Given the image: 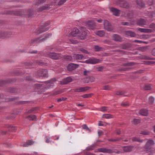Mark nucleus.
<instances>
[{"instance_id":"19","label":"nucleus","mask_w":155,"mask_h":155,"mask_svg":"<svg viewBox=\"0 0 155 155\" xmlns=\"http://www.w3.org/2000/svg\"><path fill=\"white\" fill-rule=\"evenodd\" d=\"M134 147L133 146L130 145L129 146H124L123 147L124 151L125 152H130L132 151Z\"/></svg>"},{"instance_id":"45","label":"nucleus","mask_w":155,"mask_h":155,"mask_svg":"<svg viewBox=\"0 0 155 155\" xmlns=\"http://www.w3.org/2000/svg\"><path fill=\"white\" fill-rule=\"evenodd\" d=\"M57 81L55 78H53L51 80L45 82V83H48L50 84H53V83Z\"/></svg>"},{"instance_id":"7","label":"nucleus","mask_w":155,"mask_h":155,"mask_svg":"<svg viewBox=\"0 0 155 155\" xmlns=\"http://www.w3.org/2000/svg\"><path fill=\"white\" fill-rule=\"evenodd\" d=\"M45 56L54 60H58L60 58L61 56L59 54L55 52H48Z\"/></svg>"},{"instance_id":"13","label":"nucleus","mask_w":155,"mask_h":155,"mask_svg":"<svg viewBox=\"0 0 155 155\" xmlns=\"http://www.w3.org/2000/svg\"><path fill=\"white\" fill-rule=\"evenodd\" d=\"M79 65L74 63H70L67 66V70L69 71H72L77 68Z\"/></svg>"},{"instance_id":"40","label":"nucleus","mask_w":155,"mask_h":155,"mask_svg":"<svg viewBox=\"0 0 155 155\" xmlns=\"http://www.w3.org/2000/svg\"><path fill=\"white\" fill-rule=\"evenodd\" d=\"M147 111L145 109H143L140 110V113L141 115L146 116L147 115Z\"/></svg>"},{"instance_id":"31","label":"nucleus","mask_w":155,"mask_h":155,"mask_svg":"<svg viewBox=\"0 0 155 155\" xmlns=\"http://www.w3.org/2000/svg\"><path fill=\"white\" fill-rule=\"evenodd\" d=\"M63 58L67 61H72L73 60L72 57L70 55H64Z\"/></svg>"},{"instance_id":"17","label":"nucleus","mask_w":155,"mask_h":155,"mask_svg":"<svg viewBox=\"0 0 155 155\" xmlns=\"http://www.w3.org/2000/svg\"><path fill=\"white\" fill-rule=\"evenodd\" d=\"M72 79L70 77H68L64 79L61 81H60V84H66L68 83L71 82Z\"/></svg>"},{"instance_id":"52","label":"nucleus","mask_w":155,"mask_h":155,"mask_svg":"<svg viewBox=\"0 0 155 155\" xmlns=\"http://www.w3.org/2000/svg\"><path fill=\"white\" fill-rule=\"evenodd\" d=\"M31 102L28 101H20L18 102V104H29Z\"/></svg>"},{"instance_id":"37","label":"nucleus","mask_w":155,"mask_h":155,"mask_svg":"<svg viewBox=\"0 0 155 155\" xmlns=\"http://www.w3.org/2000/svg\"><path fill=\"white\" fill-rule=\"evenodd\" d=\"M126 93V92L124 91H117L115 92V94L117 95L126 96L125 95Z\"/></svg>"},{"instance_id":"51","label":"nucleus","mask_w":155,"mask_h":155,"mask_svg":"<svg viewBox=\"0 0 155 155\" xmlns=\"http://www.w3.org/2000/svg\"><path fill=\"white\" fill-rule=\"evenodd\" d=\"M140 122V120L139 119H134L133 120V121L132 122L133 124H134L135 125H137L139 124Z\"/></svg>"},{"instance_id":"36","label":"nucleus","mask_w":155,"mask_h":155,"mask_svg":"<svg viewBox=\"0 0 155 155\" xmlns=\"http://www.w3.org/2000/svg\"><path fill=\"white\" fill-rule=\"evenodd\" d=\"M95 33L100 37H103L105 35V33L104 31H96Z\"/></svg>"},{"instance_id":"47","label":"nucleus","mask_w":155,"mask_h":155,"mask_svg":"<svg viewBox=\"0 0 155 155\" xmlns=\"http://www.w3.org/2000/svg\"><path fill=\"white\" fill-rule=\"evenodd\" d=\"M151 85L149 84H147L145 85L144 87V89L145 90H150L151 89Z\"/></svg>"},{"instance_id":"3","label":"nucleus","mask_w":155,"mask_h":155,"mask_svg":"<svg viewBox=\"0 0 155 155\" xmlns=\"http://www.w3.org/2000/svg\"><path fill=\"white\" fill-rule=\"evenodd\" d=\"M50 24V21H47L45 22L43 25L39 28L35 32V33L37 34H39L41 33L48 31V28L45 27L49 25Z\"/></svg>"},{"instance_id":"54","label":"nucleus","mask_w":155,"mask_h":155,"mask_svg":"<svg viewBox=\"0 0 155 155\" xmlns=\"http://www.w3.org/2000/svg\"><path fill=\"white\" fill-rule=\"evenodd\" d=\"M93 94L92 93L87 94H84L82 95L81 96L83 98H87L91 97Z\"/></svg>"},{"instance_id":"25","label":"nucleus","mask_w":155,"mask_h":155,"mask_svg":"<svg viewBox=\"0 0 155 155\" xmlns=\"http://www.w3.org/2000/svg\"><path fill=\"white\" fill-rule=\"evenodd\" d=\"M137 4L138 6V8H141L145 7V4L141 0H137L136 1Z\"/></svg>"},{"instance_id":"29","label":"nucleus","mask_w":155,"mask_h":155,"mask_svg":"<svg viewBox=\"0 0 155 155\" xmlns=\"http://www.w3.org/2000/svg\"><path fill=\"white\" fill-rule=\"evenodd\" d=\"M145 140H148V141L146 143L145 147H150L149 146H152L154 144V142L153 140L151 139L148 140L147 139H146Z\"/></svg>"},{"instance_id":"59","label":"nucleus","mask_w":155,"mask_h":155,"mask_svg":"<svg viewBox=\"0 0 155 155\" xmlns=\"http://www.w3.org/2000/svg\"><path fill=\"white\" fill-rule=\"evenodd\" d=\"M16 116L15 114H12L9 117H7V118L8 119H12L16 117Z\"/></svg>"},{"instance_id":"43","label":"nucleus","mask_w":155,"mask_h":155,"mask_svg":"<svg viewBox=\"0 0 155 155\" xmlns=\"http://www.w3.org/2000/svg\"><path fill=\"white\" fill-rule=\"evenodd\" d=\"M97 145L96 143H94L92 144V145L87 147L86 148V150L87 151H90L94 149V147Z\"/></svg>"},{"instance_id":"39","label":"nucleus","mask_w":155,"mask_h":155,"mask_svg":"<svg viewBox=\"0 0 155 155\" xmlns=\"http://www.w3.org/2000/svg\"><path fill=\"white\" fill-rule=\"evenodd\" d=\"M141 58L143 60H154L155 58L150 57L146 55H142L141 56Z\"/></svg>"},{"instance_id":"33","label":"nucleus","mask_w":155,"mask_h":155,"mask_svg":"<svg viewBox=\"0 0 155 155\" xmlns=\"http://www.w3.org/2000/svg\"><path fill=\"white\" fill-rule=\"evenodd\" d=\"M17 89L12 87H8L7 89V91L10 93H15L17 92Z\"/></svg>"},{"instance_id":"12","label":"nucleus","mask_w":155,"mask_h":155,"mask_svg":"<svg viewBox=\"0 0 155 155\" xmlns=\"http://www.w3.org/2000/svg\"><path fill=\"white\" fill-rule=\"evenodd\" d=\"M90 88L89 87H81L79 88H77L74 89L72 90L74 92H81L86 91Z\"/></svg>"},{"instance_id":"5","label":"nucleus","mask_w":155,"mask_h":155,"mask_svg":"<svg viewBox=\"0 0 155 155\" xmlns=\"http://www.w3.org/2000/svg\"><path fill=\"white\" fill-rule=\"evenodd\" d=\"M97 150L98 152H99L107 153H119L120 152L119 151L117 150H114L110 149H108L104 147L98 148L97 149Z\"/></svg>"},{"instance_id":"11","label":"nucleus","mask_w":155,"mask_h":155,"mask_svg":"<svg viewBox=\"0 0 155 155\" xmlns=\"http://www.w3.org/2000/svg\"><path fill=\"white\" fill-rule=\"evenodd\" d=\"M103 25L104 28L107 31H111L114 29L111 24L107 20L104 21Z\"/></svg>"},{"instance_id":"48","label":"nucleus","mask_w":155,"mask_h":155,"mask_svg":"<svg viewBox=\"0 0 155 155\" xmlns=\"http://www.w3.org/2000/svg\"><path fill=\"white\" fill-rule=\"evenodd\" d=\"M149 47V46H143L140 48L139 49L142 51L144 52L148 49Z\"/></svg>"},{"instance_id":"42","label":"nucleus","mask_w":155,"mask_h":155,"mask_svg":"<svg viewBox=\"0 0 155 155\" xmlns=\"http://www.w3.org/2000/svg\"><path fill=\"white\" fill-rule=\"evenodd\" d=\"M123 138L122 137H118L115 139H108L109 141L117 142L121 140H122Z\"/></svg>"},{"instance_id":"58","label":"nucleus","mask_w":155,"mask_h":155,"mask_svg":"<svg viewBox=\"0 0 155 155\" xmlns=\"http://www.w3.org/2000/svg\"><path fill=\"white\" fill-rule=\"evenodd\" d=\"M67 0H60L58 3L57 5L60 6L63 5L66 1Z\"/></svg>"},{"instance_id":"23","label":"nucleus","mask_w":155,"mask_h":155,"mask_svg":"<svg viewBox=\"0 0 155 155\" xmlns=\"http://www.w3.org/2000/svg\"><path fill=\"white\" fill-rule=\"evenodd\" d=\"M34 142L31 140H28L25 143H23L21 146L23 147H27L28 146L31 145L34 143Z\"/></svg>"},{"instance_id":"64","label":"nucleus","mask_w":155,"mask_h":155,"mask_svg":"<svg viewBox=\"0 0 155 155\" xmlns=\"http://www.w3.org/2000/svg\"><path fill=\"white\" fill-rule=\"evenodd\" d=\"M46 0H38V2L36 4V5H38L45 3L46 2Z\"/></svg>"},{"instance_id":"61","label":"nucleus","mask_w":155,"mask_h":155,"mask_svg":"<svg viewBox=\"0 0 155 155\" xmlns=\"http://www.w3.org/2000/svg\"><path fill=\"white\" fill-rule=\"evenodd\" d=\"M82 127H83L84 129L88 130L89 132H91V130L88 128L86 124H84L82 125Z\"/></svg>"},{"instance_id":"30","label":"nucleus","mask_w":155,"mask_h":155,"mask_svg":"<svg viewBox=\"0 0 155 155\" xmlns=\"http://www.w3.org/2000/svg\"><path fill=\"white\" fill-rule=\"evenodd\" d=\"M138 64V63L134 62H127L123 64L122 66H133L137 65Z\"/></svg>"},{"instance_id":"41","label":"nucleus","mask_w":155,"mask_h":155,"mask_svg":"<svg viewBox=\"0 0 155 155\" xmlns=\"http://www.w3.org/2000/svg\"><path fill=\"white\" fill-rule=\"evenodd\" d=\"M148 15L150 18H152L155 15V11H148L147 12Z\"/></svg>"},{"instance_id":"49","label":"nucleus","mask_w":155,"mask_h":155,"mask_svg":"<svg viewBox=\"0 0 155 155\" xmlns=\"http://www.w3.org/2000/svg\"><path fill=\"white\" fill-rule=\"evenodd\" d=\"M132 140L133 141H137L140 143H142L143 141V140H141L137 137H133Z\"/></svg>"},{"instance_id":"1","label":"nucleus","mask_w":155,"mask_h":155,"mask_svg":"<svg viewBox=\"0 0 155 155\" xmlns=\"http://www.w3.org/2000/svg\"><path fill=\"white\" fill-rule=\"evenodd\" d=\"M51 35V34H44L39 37L31 39L29 43L32 44L34 43H40L45 41Z\"/></svg>"},{"instance_id":"21","label":"nucleus","mask_w":155,"mask_h":155,"mask_svg":"<svg viewBox=\"0 0 155 155\" xmlns=\"http://www.w3.org/2000/svg\"><path fill=\"white\" fill-rule=\"evenodd\" d=\"M124 33L125 35L127 36H130L131 37H136V35L134 32L130 31H125Z\"/></svg>"},{"instance_id":"14","label":"nucleus","mask_w":155,"mask_h":155,"mask_svg":"<svg viewBox=\"0 0 155 155\" xmlns=\"http://www.w3.org/2000/svg\"><path fill=\"white\" fill-rule=\"evenodd\" d=\"M86 24L90 29L94 30L95 28V24L93 21H88L86 22Z\"/></svg>"},{"instance_id":"63","label":"nucleus","mask_w":155,"mask_h":155,"mask_svg":"<svg viewBox=\"0 0 155 155\" xmlns=\"http://www.w3.org/2000/svg\"><path fill=\"white\" fill-rule=\"evenodd\" d=\"M146 29L147 28H139L138 29V31H140L141 32H144L146 33Z\"/></svg>"},{"instance_id":"53","label":"nucleus","mask_w":155,"mask_h":155,"mask_svg":"<svg viewBox=\"0 0 155 155\" xmlns=\"http://www.w3.org/2000/svg\"><path fill=\"white\" fill-rule=\"evenodd\" d=\"M94 48L95 51H101V50L102 49V48L99 47L98 45H94Z\"/></svg>"},{"instance_id":"38","label":"nucleus","mask_w":155,"mask_h":155,"mask_svg":"<svg viewBox=\"0 0 155 155\" xmlns=\"http://www.w3.org/2000/svg\"><path fill=\"white\" fill-rule=\"evenodd\" d=\"M114 117L113 116L110 114H104L102 117V118L106 119L112 118Z\"/></svg>"},{"instance_id":"44","label":"nucleus","mask_w":155,"mask_h":155,"mask_svg":"<svg viewBox=\"0 0 155 155\" xmlns=\"http://www.w3.org/2000/svg\"><path fill=\"white\" fill-rule=\"evenodd\" d=\"M69 40L70 41L71 44H78L79 42L77 40L74 38H70L69 39Z\"/></svg>"},{"instance_id":"10","label":"nucleus","mask_w":155,"mask_h":155,"mask_svg":"<svg viewBox=\"0 0 155 155\" xmlns=\"http://www.w3.org/2000/svg\"><path fill=\"white\" fill-rule=\"evenodd\" d=\"M100 60L94 58H90L88 60L84 61H81L82 63H85L87 64H94L100 62Z\"/></svg>"},{"instance_id":"46","label":"nucleus","mask_w":155,"mask_h":155,"mask_svg":"<svg viewBox=\"0 0 155 155\" xmlns=\"http://www.w3.org/2000/svg\"><path fill=\"white\" fill-rule=\"evenodd\" d=\"M140 134L145 135H150V132L147 130H142L141 131Z\"/></svg>"},{"instance_id":"8","label":"nucleus","mask_w":155,"mask_h":155,"mask_svg":"<svg viewBox=\"0 0 155 155\" xmlns=\"http://www.w3.org/2000/svg\"><path fill=\"white\" fill-rule=\"evenodd\" d=\"M5 14L16 16H20L22 15V12L19 10H6L5 12Z\"/></svg>"},{"instance_id":"24","label":"nucleus","mask_w":155,"mask_h":155,"mask_svg":"<svg viewBox=\"0 0 155 155\" xmlns=\"http://www.w3.org/2000/svg\"><path fill=\"white\" fill-rule=\"evenodd\" d=\"M137 24L140 26H142L146 24V21L144 19L141 18L137 20Z\"/></svg>"},{"instance_id":"22","label":"nucleus","mask_w":155,"mask_h":155,"mask_svg":"<svg viewBox=\"0 0 155 155\" xmlns=\"http://www.w3.org/2000/svg\"><path fill=\"white\" fill-rule=\"evenodd\" d=\"M73 60H81L84 58V56L82 54H74L72 56Z\"/></svg>"},{"instance_id":"35","label":"nucleus","mask_w":155,"mask_h":155,"mask_svg":"<svg viewBox=\"0 0 155 155\" xmlns=\"http://www.w3.org/2000/svg\"><path fill=\"white\" fill-rule=\"evenodd\" d=\"M121 46L122 49H127L131 47V45L128 43H126L125 44H122Z\"/></svg>"},{"instance_id":"4","label":"nucleus","mask_w":155,"mask_h":155,"mask_svg":"<svg viewBox=\"0 0 155 155\" xmlns=\"http://www.w3.org/2000/svg\"><path fill=\"white\" fill-rule=\"evenodd\" d=\"M97 150L98 152H99L107 153H119L120 152L119 151L117 150H114L110 149H108L104 147L98 148L97 149Z\"/></svg>"},{"instance_id":"32","label":"nucleus","mask_w":155,"mask_h":155,"mask_svg":"<svg viewBox=\"0 0 155 155\" xmlns=\"http://www.w3.org/2000/svg\"><path fill=\"white\" fill-rule=\"evenodd\" d=\"M110 11L113 13H114V15L117 16L120 12V10L116 8L113 7L111 8L110 9Z\"/></svg>"},{"instance_id":"20","label":"nucleus","mask_w":155,"mask_h":155,"mask_svg":"<svg viewBox=\"0 0 155 155\" xmlns=\"http://www.w3.org/2000/svg\"><path fill=\"white\" fill-rule=\"evenodd\" d=\"M79 32V30L76 28H74L69 35V37H74Z\"/></svg>"},{"instance_id":"62","label":"nucleus","mask_w":155,"mask_h":155,"mask_svg":"<svg viewBox=\"0 0 155 155\" xmlns=\"http://www.w3.org/2000/svg\"><path fill=\"white\" fill-rule=\"evenodd\" d=\"M36 110V107H33L30 110H28L27 111V114L31 113H32L33 111Z\"/></svg>"},{"instance_id":"27","label":"nucleus","mask_w":155,"mask_h":155,"mask_svg":"<svg viewBox=\"0 0 155 155\" xmlns=\"http://www.w3.org/2000/svg\"><path fill=\"white\" fill-rule=\"evenodd\" d=\"M5 127L7 128L9 131H13L16 130V127L14 126L7 124L5 125Z\"/></svg>"},{"instance_id":"55","label":"nucleus","mask_w":155,"mask_h":155,"mask_svg":"<svg viewBox=\"0 0 155 155\" xmlns=\"http://www.w3.org/2000/svg\"><path fill=\"white\" fill-rule=\"evenodd\" d=\"M112 88L109 85H105L103 86V89L104 90H110Z\"/></svg>"},{"instance_id":"6","label":"nucleus","mask_w":155,"mask_h":155,"mask_svg":"<svg viewBox=\"0 0 155 155\" xmlns=\"http://www.w3.org/2000/svg\"><path fill=\"white\" fill-rule=\"evenodd\" d=\"M34 86L35 90H38V94H41L46 90L45 87L41 84H34Z\"/></svg>"},{"instance_id":"57","label":"nucleus","mask_w":155,"mask_h":155,"mask_svg":"<svg viewBox=\"0 0 155 155\" xmlns=\"http://www.w3.org/2000/svg\"><path fill=\"white\" fill-rule=\"evenodd\" d=\"M8 82V81L6 80H1L0 81V86H3L5 84Z\"/></svg>"},{"instance_id":"16","label":"nucleus","mask_w":155,"mask_h":155,"mask_svg":"<svg viewBox=\"0 0 155 155\" xmlns=\"http://www.w3.org/2000/svg\"><path fill=\"white\" fill-rule=\"evenodd\" d=\"M11 33L10 32L0 31V38H8L11 36Z\"/></svg>"},{"instance_id":"2","label":"nucleus","mask_w":155,"mask_h":155,"mask_svg":"<svg viewBox=\"0 0 155 155\" xmlns=\"http://www.w3.org/2000/svg\"><path fill=\"white\" fill-rule=\"evenodd\" d=\"M116 3L120 7L126 9H129L131 7L129 3L125 0H117Z\"/></svg>"},{"instance_id":"26","label":"nucleus","mask_w":155,"mask_h":155,"mask_svg":"<svg viewBox=\"0 0 155 155\" xmlns=\"http://www.w3.org/2000/svg\"><path fill=\"white\" fill-rule=\"evenodd\" d=\"M114 40L117 41L122 42V38L121 37L117 35L114 34L113 35Z\"/></svg>"},{"instance_id":"15","label":"nucleus","mask_w":155,"mask_h":155,"mask_svg":"<svg viewBox=\"0 0 155 155\" xmlns=\"http://www.w3.org/2000/svg\"><path fill=\"white\" fill-rule=\"evenodd\" d=\"M81 28L83 29L81 32V34L80 35H79V38L80 39L83 40L84 39L86 36L87 32L85 30V28L83 27H81Z\"/></svg>"},{"instance_id":"18","label":"nucleus","mask_w":155,"mask_h":155,"mask_svg":"<svg viewBox=\"0 0 155 155\" xmlns=\"http://www.w3.org/2000/svg\"><path fill=\"white\" fill-rule=\"evenodd\" d=\"M145 151L147 153H148L149 155H152L154 153L155 149L151 147H145Z\"/></svg>"},{"instance_id":"28","label":"nucleus","mask_w":155,"mask_h":155,"mask_svg":"<svg viewBox=\"0 0 155 155\" xmlns=\"http://www.w3.org/2000/svg\"><path fill=\"white\" fill-rule=\"evenodd\" d=\"M49 7L48 5H46L42 6L37 9L38 12H41L43 10L47 9Z\"/></svg>"},{"instance_id":"9","label":"nucleus","mask_w":155,"mask_h":155,"mask_svg":"<svg viewBox=\"0 0 155 155\" xmlns=\"http://www.w3.org/2000/svg\"><path fill=\"white\" fill-rule=\"evenodd\" d=\"M37 75L38 77H48V71L47 70L41 69L38 70L37 72Z\"/></svg>"},{"instance_id":"60","label":"nucleus","mask_w":155,"mask_h":155,"mask_svg":"<svg viewBox=\"0 0 155 155\" xmlns=\"http://www.w3.org/2000/svg\"><path fill=\"white\" fill-rule=\"evenodd\" d=\"M154 99L152 97H150L149 98V103L150 104H152L154 103Z\"/></svg>"},{"instance_id":"34","label":"nucleus","mask_w":155,"mask_h":155,"mask_svg":"<svg viewBox=\"0 0 155 155\" xmlns=\"http://www.w3.org/2000/svg\"><path fill=\"white\" fill-rule=\"evenodd\" d=\"M25 118L28 119L30 120L35 121L36 120V117L35 115H31L26 117Z\"/></svg>"},{"instance_id":"56","label":"nucleus","mask_w":155,"mask_h":155,"mask_svg":"<svg viewBox=\"0 0 155 155\" xmlns=\"http://www.w3.org/2000/svg\"><path fill=\"white\" fill-rule=\"evenodd\" d=\"M155 62L153 61H144V64H146L150 65L153 64L155 63Z\"/></svg>"},{"instance_id":"50","label":"nucleus","mask_w":155,"mask_h":155,"mask_svg":"<svg viewBox=\"0 0 155 155\" xmlns=\"http://www.w3.org/2000/svg\"><path fill=\"white\" fill-rule=\"evenodd\" d=\"M79 50L81 51L82 53L85 54H90V52H89L83 48H80L79 49Z\"/></svg>"}]
</instances>
